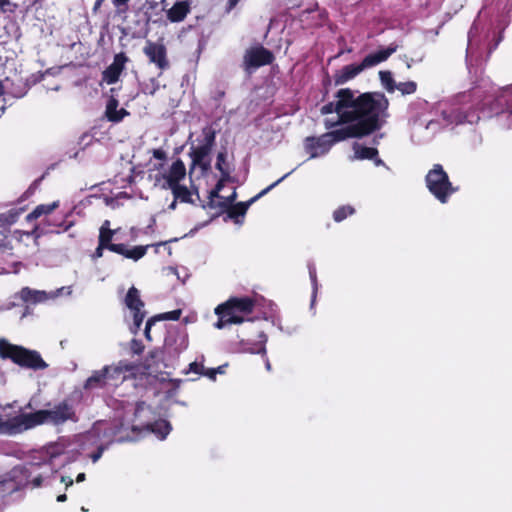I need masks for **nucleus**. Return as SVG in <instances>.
<instances>
[{
    "instance_id": "obj_1",
    "label": "nucleus",
    "mask_w": 512,
    "mask_h": 512,
    "mask_svg": "<svg viewBox=\"0 0 512 512\" xmlns=\"http://www.w3.org/2000/svg\"><path fill=\"white\" fill-rule=\"evenodd\" d=\"M83 400L80 389H74L69 395L54 403L50 409H41L33 413H22L4 419L0 416V434L16 435L43 424L58 427L68 422H79L77 407Z\"/></svg>"
},
{
    "instance_id": "obj_2",
    "label": "nucleus",
    "mask_w": 512,
    "mask_h": 512,
    "mask_svg": "<svg viewBox=\"0 0 512 512\" xmlns=\"http://www.w3.org/2000/svg\"><path fill=\"white\" fill-rule=\"evenodd\" d=\"M336 102H329L321 107V114L327 115L336 112L338 120L325 121V127L331 129L336 125L351 123L359 113L368 114L373 105H377L387 97L382 92H365L355 96L350 88L339 89L336 93Z\"/></svg>"
},
{
    "instance_id": "obj_3",
    "label": "nucleus",
    "mask_w": 512,
    "mask_h": 512,
    "mask_svg": "<svg viewBox=\"0 0 512 512\" xmlns=\"http://www.w3.org/2000/svg\"><path fill=\"white\" fill-rule=\"evenodd\" d=\"M389 100H382L377 105H373L368 114L359 113L355 120L340 129L325 133L331 145L344 141L349 138H363L380 130L386 123L388 114Z\"/></svg>"
},
{
    "instance_id": "obj_4",
    "label": "nucleus",
    "mask_w": 512,
    "mask_h": 512,
    "mask_svg": "<svg viewBox=\"0 0 512 512\" xmlns=\"http://www.w3.org/2000/svg\"><path fill=\"white\" fill-rule=\"evenodd\" d=\"M0 357L9 359L22 368L44 370L48 367L38 351L12 344L6 339H0Z\"/></svg>"
},
{
    "instance_id": "obj_5",
    "label": "nucleus",
    "mask_w": 512,
    "mask_h": 512,
    "mask_svg": "<svg viewBox=\"0 0 512 512\" xmlns=\"http://www.w3.org/2000/svg\"><path fill=\"white\" fill-rule=\"evenodd\" d=\"M398 45L391 43L387 48L378 50L364 57L360 64H349L337 70L334 74V83L336 86L343 85L349 80L355 78L363 70L373 67L386 61L394 52Z\"/></svg>"
},
{
    "instance_id": "obj_6",
    "label": "nucleus",
    "mask_w": 512,
    "mask_h": 512,
    "mask_svg": "<svg viewBox=\"0 0 512 512\" xmlns=\"http://www.w3.org/2000/svg\"><path fill=\"white\" fill-rule=\"evenodd\" d=\"M425 183L429 192L442 204L447 203L457 190L441 164L433 165L425 176Z\"/></svg>"
},
{
    "instance_id": "obj_7",
    "label": "nucleus",
    "mask_w": 512,
    "mask_h": 512,
    "mask_svg": "<svg viewBox=\"0 0 512 512\" xmlns=\"http://www.w3.org/2000/svg\"><path fill=\"white\" fill-rule=\"evenodd\" d=\"M216 142V131L211 125L202 128V139L199 140V145L191 147L189 153L192 158L193 165H198L204 170L210 167V161L206 160L212 151Z\"/></svg>"
},
{
    "instance_id": "obj_8",
    "label": "nucleus",
    "mask_w": 512,
    "mask_h": 512,
    "mask_svg": "<svg viewBox=\"0 0 512 512\" xmlns=\"http://www.w3.org/2000/svg\"><path fill=\"white\" fill-rule=\"evenodd\" d=\"M288 174L284 175L262 191H260L257 195L252 197L246 202H238L234 205H228L225 201L219 202V208L226 210L227 215L230 219H233L236 223H239L238 218L244 217L249 207L256 202L258 199L266 195L271 189H273L275 186H277L285 177H287Z\"/></svg>"
},
{
    "instance_id": "obj_9",
    "label": "nucleus",
    "mask_w": 512,
    "mask_h": 512,
    "mask_svg": "<svg viewBox=\"0 0 512 512\" xmlns=\"http://www.w3.org/2000/svg\"><path fill=\"white\" fill-rule=\"evenodd\" d=\"M103 369H106L105 376L108 385L118 386L134 374L136 365L127 360H120L112 365H105Z\"/></svg>"
},
{
    "instance_id": "obj_10",
    "label": "nucleus",
    "mask_w": 512,
    "mask_h": 512,
    "mask_svg": "<svg viewBox=\"0 0 512 512\" xmlns=\"http://www.w3.org/2000/svg\"><path fill=\"white\" fill-rule=\"evenodd\" d=\"M255 308V300L251 297H231L215 308V314H250Z\"/></svg>"
},
{
    "instance_id": "obj_11",
    "label": "nucleus",
    "mask_w": 512,
    "mask_h": 512,
    "mask_svg": "<svg viewBox=\"0 0 512 512\" xmlns=\"http://www.w3.org/2000/svg\"><path fill=\"white\" fill-rule=\"evenodd\" d=\"M274 54L263 46L248 49L243 57L245 70L270 65L274 61Z\"/></svg>"
},
{
    "instance_id": "obj_12",
    "label": "nucleus",
    "mask_w": 512,
    "mask_h": 512,
    "mask_svg": "<svg viewBox=\"0 0 512 512\" xmlns=\"http://www.w3.org/2000/svg\"><path fill=\"white\" fill-rule=\"evenodd\" d=\"M143 53L161 72L169 69L170 62L164 44L147 40L143 48Z\"/></svg>"
},
{
    "instance_id": "obj_13",
    "label": "nucleus",
    "mask_w": 512,
    "mask_h": 512,
    "mask_svg": "<svg viewBox=\"0 0 512 512\" xmlns=\"http://www.w3.org/2000/svg\"><path fill=\"white\" fill-rule=\"evenodd\" d=\"M128 61L129 58L124 52L115 54L113 62L102 73L103 81L109 85L115 84L119 80Z\"/></svg>"
},
{
    "instance_id": "obj_14",
    "label": "nucleus",
    "mask_w": 512,
    "mask_h": 512,
    "mask_svg": "<svg viewBox=\"0 0 512 512\" xmlns=\"http://www.w3.org/2000/svg\"><path fill=\"white\" fill-rule=\"evenodd\" d=\"M331 147L332 145L328 137H325V133L318 137H307L304 141L305 151L310 155V158H317L319 156L325 155L329 152Z\"/></svg>"
},
{
    "instance_id": "obj_15",
    "label": "nucleus",
    "mask_w": 512,
    "mask_h": 512,
    "mask_svg": "<svg viewBox=\"0 0 512 512\" xmlns=\"http://www.w3.org/2000/svg\"><path fill=\"white\" fill-rule=\"evenodd\" d=\"M186 176V167L181 159L175 160L170 166L169 170L163 174L165 183L162 185L164 189H170L176 185H180V182Z\"/></svg>"
},
{
    "instance_id": "obj_16",
    "label": "nucleus",
    "mask_w": 512,
    "mask_h": 512,
    "mask_svg": "<svg viewBox=\"0 0 512 512\" xmlns=\"http://www.w3.org/2000/svg\"><path fill=\"white\" fill-rule=\"evenodd\" d=\"M490 110L502 111L498 114V117L500 119L505 118L507 121V128H512V96L507 97L504 93L495 98L494 101L491 102Z\"/></svg>"
},
{
    "instance_id": "obj_17",
    "label": "nucleus",
    "mask_w": 512,
    "mask_h": 512,
    "mask_svg": "<svg viewBox=\"0 0 512 512\" xmlns=\"http://www.w3.org/2000/svg\"><path fill=\"white\" fill-rule=\"evenodd\" d=\"M110 221L105 220L100 227L98 243L101 244L102 247H106L111 252L114 253H122L121 244L112 243L113 236L116 233V230L110 229Z\"/></svg>"
},
{
    "instance_id": "obj_18",
    "label": "nucleus",
    "mask_w": 512,
    "mask_h": 512,
    "mask_svg": "<svg viewBox=\"0 0 512 512\" xmlns=\"http://www.w3.org/2000/svg\"><path fill=\"white\" fill-rule=\"evenodd\" d=\"M167 348L168 345L166 343L163 349L154 348L150 350L144 359L143 367L151 372L158 371L160 364L165 360V353Z\"/></svg>"
},
{
    "instance_id": "obj_19",
    "label": "nucleus",
    "mask_w": 512,
    "mask_h": 512,
    "mask_svg": "<svg viewBox=\"0 0 512 512\" xmlns=\"http://www.w3.org/2000/svg\"><path fill=\"white\" fill-rule=\"evenodd\" d=\"M119 102L111 96L106 104L105 117L112 123L121 122L124 117L129 115V112L125 108L118 109Z\"/></svg>"
},
{
    "instance_id": "obj_20",
    "label": "nucleus",
    "mask_w": 512,
    "mask_h": 512,
    "mask_svg": "<svg viewBox=\"0 0 512 512\" xmlns=\"http://www.w3.org/2000/svg\"><path fill=\"white\" fill-rule=\"evenodd\" d=\"M452 116L456 124H476L480 120V115L477 109H465L464 107L453 109Z\"/></svg>"
},
{
    "instance_id": "obj_21",
    "label": "nucleus",
    "mask_w": 512,
    "mask_h": 512,
    "mask_svg": "<svg viewBox=\"0 0 512 512\" xmlns=\"http://www.w3.org/2000/svg\"><path fill=\"white\" fill-rule=\"evenodd\" d=\"M190 12V5L187 1H177L168 11L167 18L170 22L183 21Z\"/></svg>"
},
{
    "instance_id": "obj_22",
    "label": "nucleus",
    "mask_w": 512,
    "mask_h": 512,
    "mask_svg": "<svg viewBox=\"0 0 512 512\" xmlns=\"http://www.w3.org/2000/svg\"><path fill=\"white\" fill-rule=\"evenodd\" d=\"M181 314H182L181 309H176V310L165 312V313L155 315V316L149 318L146 322V326H145V330H144L146 339L151 340L150 331H151L152 325H154L155 322L160 321V320L177 321L180 319Z\"/></svg>"
},
{
    "instance_id": "obj_23",
    "label": "nucleus",
    "mask_w": 512,
    "mask_h": 512,
    "mask_svg": "<svg viewBox=\"0 0 512 512\" xmlns=\"http://www.w3.org/2000/svg\"><path fill=\"white\" fill-rule=\"evenodd\" d=\"M106 369H100L93 371L92 375L86 379L84 382L83 388L85 390H92V389H103L108 385L106 376H105Z\"/></svg>"
},
{
    "instance_id": "obj_24",
    "label": "nucleus",
    "mask_w": 512,
    "mask_h": 512,
    "mask_svg": "<svg viewBox=\"0 0 512 512\" xmlns=\"http://www.w3.org/2000/svg\"><path fill=\"white\" fill-rule=\"evenodd\" d=\"M60 203L59 201H53L52 203H49V204H40V205H37L27 216H26V221L27 222H32L38 218H40L41 216H44V215H50L52 212H54L58 207H59Z\"/></svg>"
},
{
    "instance_id": "obj_25",
    "label": "nucleus",
    "mask_w": 512,
    "mask_h": 512,
    "mask_svg": "<svg viewBox=\"0 0 512 512\" xmlns=\"http://www.w3.org/2000/svg\"><path fill=\"white\" fill-rule=\"evenodd\" d=\"M146 429L156 434L160 440H164L170 433L172 427L167 420L159 419L153 423L147 424Z\"/></svg>"
},
{
    "instance_id": "obj_26",
    "label": "nucleus",
    "mask_w": 512,
    "mask_h": 512,
    "mask_svg": "<svg viewBox=\"0 0 512 512\" xmlns=\"http://www.w3.org/2000/svg\"><path fill=\"white\" fill-rule=\"evenodd\" d=\"M125 304L131 311L142 310L144 308V302L140 298L139 290L132 286L129 288L126 297Z\"/></svg>"
},
{
    "instance_id": "obj_27",
    "label": "nucleus",
    "mask_w": 512,
    "mask_h": 512,
    "mask_svg": "<svg viewBox=\"0 0 512 512\" xmlns=\"http://www.w3.org/2000/svg\"><path fill=\"white\" fill-rule=\"evenodd\" d=\"M354 157L358 160H371L376 158L379 154V151L375 147H366L360 145L359 143H354L353 145Z\"/></svg>"
},
{
    "instance_id": "obj_28",
    "label": "nucleus",
    "mask_w": 512,
    "mask_h": 512,
    "mask_svg": "<svg viewBox=\"0 0 512 512\" xmlns=\"http://www.w3.org/2000/svg\"><path fill=\"white\" fill-rule=\"evenodd\" d=\"M244 314H221V315H217L218 316V320L217 322L214 324V327L217 328V329H223L225 328L227 325H231V324H241L245 321L244 317H243Z\"/></svg>"
},
{
    "instance_id": "obj_29",
    "label": "nucleus",
    "mask_w": 512,
    "mask_h": 512,
    "mask_svg": "<svg viewBox=\"0 0 512 512\" xmlns=\"http://www.w3.org/2000/svg\"><path fill=\"white\" fill-rule=\"evenodd\" d=\"M170 190L175 200H178L181 203L194 204L192 191L189 190L185 185H176L170 188Z\"/></svg>"
},
{
    "instance_id": "obj_30",
    "label": "nucleus",
    "mask_w": 512,
    "mask_h": 512,
    "mask_svg": "<svg viewBox=\"0 0 512 512\" xmlns=\"http://www.w3.org/2000/svg\"><path fill=\"white\" fill-rule=\"evenodd\" d=\"M122 247V253H118L119 255H122L126 258L132 259L134 261H138L142 257L145 256L147 249L149 248V245L146 246H135L131 249H128L125 244H121Z\"/></svg>"
},
{
    "instance_id": "obj_31",
    "label": "nucleus",
    "mask_w": 512,
    "mask_h": 512,
    "mask_svg": "<svg viewBox=\"0 0 512 512\" xmlns=\"http://www.w3.org/2000/svg\"><path fill=\"white\" fill-rule=\"evenodd\" d=\"M20 297L24 302L39 303L45 299V293L24 287L20 291Z\"/></svg>"
},
{
    "instance_id": "obj_32",
    "label": "nucleus",
    "mask_w": 512,
    "mask_h": 512,
    "mask_svg": "<svg viewBox=\"0 0 512 512\" xmlns=\"http://www.w3.org/2000/svg\"><path fill=\"white\" fill-rule=\"evenodd\" d=\"M71 216V212L67 213L62 221L59 222H52L49 223L50 226H52V229L47 230V232L50 233H61L66 232L70 228H72L75 225V222L72 220H68V218Z\"/></svg>"
},
{
    "instance_id": "obj_33",
    "label": "nucleus",
    "mask_w": 512,
    "mask_h": 512,
    "mask_svg": "<svg viewBox=\"0 0 512 512\" xmlns=\"http://www.w3.org/2000/svg\"><path fill=\"white\" fill-rule=\"evenodd\" d=\"M13 473L15 476H17V474L19 473L22 477H24L26 479L25 485H28L29 483H31L33 488H38L43 483V477L41 474H38L37 476L33 477L31 479V481H29V479L32 476V473L27 468L14 469Z\"/></svg>"
},
{
    "instance_id": "obj_34",
    "label": "nucleus",
    "mask_w": 512,
    "mask_h": 512,
    "mask_svg": "<svg viewBox=\"0 0 512 512\" xmlns=\"http://www.w3.org/2000/svg\"><path fill=\"white\" fill-rule=\"evenodd\" d=\"M226 159H227V153L225 150L218 152L215 167L221 173V176H223V179H228L230 176V170H229Z\"/></svg>"
},
{
    "instance_id": "obj_35",
    "label": "nucleus",
    "mask_w": 512,
    "mask_h": 512,
    "mask_svg": "<svg viewBox=\"0 0 512 512\" xmlns=\"http://www.w3.org/2000/svg\"><path fill=\"white\" fill-rule=\"evenodd\" d=\"M355 209L351 205H342L333 212V219L335 222H342L347 217L353 215Z\"/></svg>"
},
{
    "instance_id": "obj_36",
    "label": "nucleus",
    "mask_w": 512,
    "mask_h": 512,
    "mask_svg": "<svg viewBox=\"0 0 512 512\" xmlns=\"http://www.w3.org/2000/svg\"><path fill=\"white\" fill-rule=\"evenodd\" d=\"M379 78L381 84L388 92L392 93L396 90L397 84L393 79L392 73L390 71H380Z\"/></svg>"
},
{
    "instance_id": "obj_37",
    "label": "nucleus",
    "mask_w": 512,
    "mask_h": 512,
    "mask_svg": "<svg viewBox=\"0 0 512 512\" xmlns=\"http://www.w3.org/2000/svg\"><path fill=\"white\" fill-rule=\"evenodd\" d=\"M396 90L401 92L402 95H411L416 92L417 83L414 81L400 82L397 84Z\"/></svg>"
},
{
    "instance_id": "obj_38",
    "label": "nucleus",
    "mask_w": 512,
    "mask_h": 512,
    "mask_svg": "<svg viewBox=\"0 0 512 512\" xmlns=\"http://www.w3.org/2000/svg\"><path fill=\"white\" fill-rule=\"evenodd\" d=\"M10 235V229L0 224V242L4 243V246L0 250L12 249L8 237Z\"/></svg>"
},
{
    "instance_id": "obj_39",
    "label": "nucleus",
    "mask_w": 512,
    "mask_h": 512,
    "mask_svg": "<svg viewBox=\"0 0 512 512\" xmlns=\"http://www.w3.org/2000/svg\"><path fill=\"white\" fill-rule=\"evenodd\" d=\"M17 213L8 212L6 214H0V224L9 228V225L16 222Z\"/></svg>"
},
{
    "instance_id": "obj_40",
    "label": "nucleus",
    "mask_w": 512,
    "mask_h": 512,
    "mask_svg": "<svg viewBox=\"0 0 512 512\" xmlns=\"http://www.w3.org/2000/svg\"><path fill=\"white\" fill-rule=\"evenodd\" d=\"M46 231L41 230L38 224H35L31 231H16L20 235H26L27 237H34L35 239L40 238Z\"/></svg>"
},
{
    "instance_id": "obj_41",
    "label": "nucleus",
    "mask_w": 512,
    "mask_h": 512,
    "mask_svg": "<svg viewBox=\"0 0 512 512\" xmlns=\"http://www.w3.org/2000/svg\"><path fill=\"white\" fill-rule=\"evenodd\" d=\"M133 312V321H134V325L137 329L140 328L144 318H145V311L142 310H137V311H132Z\"/></svg>"
},
{
    "instance_id": "obj_42",
    "label": "nucleus",
    "mask_w": 512,
    "mask_h": 512,
    "mask_svg": "<svg viewBox=\"0 0 512 512\" xmlns=\"http://www.w3.org/2000/svg\"><path fill=\"white\" fill-rule=\"evenodd\" d=\"M131 351L134 354L140 355L144 351V345L140 340L133 339L131 341Z\"/></svg>"
},
{
    "instance_id": "obj_43",
    "label": "nucleus",
    "mask_w": 512,
    "mask_h": 512,
    "mask_svg": "<svg viewBox=\"0 0 512 512\" xmlns=\"http://www.w3.org/2000/svg\"><path fill=\"white\" fill-rule=\"evenodd\" d=\"M267 341V337L265 334L261 333L260 334V341H259V345L256 349H254L252 352L253 353H258V354H265L266 353V347H265V343Z\"/></svg>"
},
{
    "instance_id": "obj_44",
    "label": "nucleus",
    "mask_w": 512,
    "mask_h": 512,
    "mask_svg": "<svg viewBox=\"0 0 512 512\" xmlns=\"http://www.w3.org/2000/svg\"><path fill=\"white\" fill-rule=\"evenodd\" d=\"M204 371V365L202 363H198V362H192L189 364V369L187 371L188 372H193L195 374H198V375H202Z\"/></svg>"
},
{
    "instance_id": "obj_45",
    "label": "nucleus",
    "mask_w": 512,
    "mask_h": 512,
    "mask_svg": "<svg viewBox=\"0 0 512 512\" xmlns=\"http://www.w3.org/2000/svg\"><path fill=\"white\" fill-rule=\"evenodd\" d=\"M209 206L211 208H217L219 207V202H215V198H220L219 192L216 191L214 188L209 192Z\"/></svg>"
},
{
    "instance_id": "obj_46",
    "label": "nucleus",
    "mask_w": 512,
    "mask_h": 512,
    "mask_svg": "<svg viewBox=\"0 0 512 512\" xmlns=\"http://www.w3.org/2000/svg\"><path fill=\"white\" fill-rule=\"evenodd\" d=\"M308 269H309V276H310V280L312 282V285H313V288H314V292H316L317 290V274H316V268L314 265H309L308 266Z\"/></svg>"
},
{
    "instance_id": "obj_47",
    "label": "nucleus",
    "mask_w": 512,
    "mask_h": 512,
    "mask_svg": "<svg viewBox=\"0 0 512 512\" xmlns=\"http://www.w3.org/2000/svg\"><path fill=\"white\" fill-rule=\"evenodd\" d=\"M152 156L155 159L160 160L162 162L167 160V153L162 148L153 149Z\"/></svg>"
},
{
    "instance_id": "obj_48",
    "label": "nucleus",
    "mask_w": 512,
    "mask_h": 512,
    "mask_svg": "<svg viewBox=\"0 0 512 512\" xmlns=\"http://www.w3.org/2000/svg\"><path fill=\"white\" fill-rule=\"evenodd\" d=\"M45 175L43 174L41 177L35 179L32 184L29 186L26 193L32 194L41 184L42 180L44 179Z\"/></svg>"
},
{
    "instance_id": "obj_49",
    "label": "nucleus",
    "mask_w": 512,
    "mask_h": 512,
    "mask_svg": "<svg viewBox=\"0 0 512 512\" xmlns=\"http://www.w3.org/2000/svg\"><path fill=\"white\" fill-rule=\"evenodd\" d=\"M216 375H217V370L216 369H214V368L206 369L204 367V371L202 373V376H206V377H208L211 380H215L216 379Z\"/></svg>"
},
{
    "instance_id": "obj_50",
    "label": "nucleus",
    "mask_w": 512,
    "mask_h": 512,
    "mask_svg": "<svg viewBox=\"0 0 512 512\" xmlns=\"http://www.w3.org/2000/svg\"><path fill=\"white\" fill-rule=\"evenodd\" d=\"M147 407L146 403L144 401H138L135 406V417H138L140 413Z\"/></svg>"
},
{
    "instance_id": "obj_51",
    "label": "nucleus",
    "mask_w": 512,
    "mask_h": 512,
    "mask_svg": "<svg viewBox=\"0 0 512 512\" xmlns=\"http://www.w3.org/2000/svg\"><path fill=\"white\" fill-rule=\"evenodd\" d=\"M103 451H104L103 447H98V449L91 454L92 461L97 462L101 458Z\"/></svg>"
},
{
    "instance_id": "obj_52",
    "label": "nucleus",
    "mask_w": 512,
    "mask_h": 512,
    "mask_svg": "<svg viewBox=\"0 0 512 512\" xmlns=\"http://www.w3.org/2000/svg\"><path fill=\"white\" fill-rule=\"evenodd\" d=\"M106 247H102L100 243H98L97 248L94 251L93 258L98 259L103 256V251Z\"/></svg>"
},
{
    "instance_id": "obj_53",
    "label": "nucleus",
    "mask_w": 512,
    "mask_h": 512,
    "mask_svg": "<svg viewBox=\"0 0 512 512\" xmlns=\"http://www.w3.org/2000/svg\"><path fill=\"white\" fill-rule=\"evenodd\" d=\"M373 162H374V165L375 166H383V167H387V165L385 164V162L379 157V154L376 156V158L374 159H371Z\"/></svg>"
},
{
    "instance_id": "obj_54",
    "label": "nucleus",
    "mask_w": 512,
    "mask_h": 512,
    "mask_svg": "<svg viewBox=\"0 0 512 512\" xmlns=\"http://www.w3.org/2000/svg\"><path fill=\"white\" fill-rule=\"evenodd\" d=\"M130 0H113V4L116 7L126 6Z\"/></svg>"
},
{
    "instance_id": "obj_55",
    "label": "nucleus",
    "mask_w": 512,
    "mask_h": 512,
    "mask_svg": "<svg viewBox=\"0 0 512 512\" xmlns=\"http://www.w3.org/2000/svg\"><path fill=\"white\" fill-rule=\"evenodd\" d=\"M61 482L65 483L66 487L73 484V480L70 477L61 476Z\"/></svg>"
},
{
    "instance_id": "obj_56",
    "label": "nucleus",
    "mask_w": 512,
    "mask_h": 512,
    "mask_svg": "<svg viewBox=\"0 0 512 512\" xmlns=\"http://www.w3.org/2000/svg\"><path fill=\"white\" fill-rule=\"evenodd\" d=\"M226 179H223V176H221V179L217 182V184L215 185L214 189L218 192L221 191V189L223 188V183Z\"/></svg>"
},
{
    "instance_id": "obj_57",
    "label": "nucleus",
    "mask_w": 512,
    "mask_h": 512,
    "mask_svg": "<svg viewBox=\"0 0 512 512\" xmlns=\"http://www.w3.org/2000/svg\"><path fill=\"white\" fill-rule=\"evenodd\" d=\"M105 2V0H96L93 6V11L97 12L98 9L102 6V4Z\"/></svg>"
},
{
    "instance_id": "obj_58",
    "label": "nucleus",
    "mask_w": 512,
    "mask_h": 512,
    "mask_svg": "<svg viewBox=\"0 0 512 512\" xmlns=\"http://www.w3.org/2000/svg\"><path fill=\"white\" fill-rule=\"evenodd\" d=\"M236 198V192L234 191L227 199H225L224 201L227 202L228 205H233L232 202L235 200Z\"/></svg>"
},
{
    "instance_id": "obj_59",
    "label": "nucleus",
    "mask_w": 512,
    "mask_h": 512,
    "mask_svg": "<svg viewBox=\"0 0 512 512\" xmlns=\"http://www.w3.org/2000/svg\"><path fill=\"white\" fill-rule=\"evenodd\" d=\"M240 0H228V9H233Z\"/></svg>"
},
{
    "instance_id": "obj_60",
    "label": "nucleus",
    "mask_w": 512,
    "mask_h": 512,
    "mask_svg": "<svg viewBox=\"0 0 512 512\" xmlns=\"http://www.w3.org/2000/svg\"><path fill=\"white\" fill-rule=\"evenodd\" d=\"M227 365H221V366H218L217 368H215L217 370V374H223L225 373V368H226Z\"/></svg>"
},
{
    "instance_id": "obj_61",
    "label": "nucleus",
    "mask_w": 512,
    "mask_h": 512,
    "mask_svg": "<svg viewBox=\"0 0 512 512\" xmlns=\"http://www.w3.org/2000/svg\"><path fill=\"white\" fill-rule=\"evenodd\" d=\"M67 500V496L66 494H60L57 496V501L58 502H65Z\"/></svg>"
},
{
    "instance_id": "obj_62",
    "label": "nucleus",
    "mask_w": 512,
    "mask_h": 512,
    "mask_svg": "<svg viewBox=\"0 0 512 512\" xmlns=\"http://www.w3.org/2000/svg\"><path fill=\"white\" fill-rule=\"evenodd\" d=\"M85 480V473H79L76 477L77 482H81Z\"/></svg>"
},
{
    "instance_id": "obj_63",
    "label": "nucleus",
    "mask_w": 512,
    "mask_h": 512,
    "mask_svg": "<svg viewBox=\"0 0 512 512\" xmlns=\"http://www.w3.org/2000/svg\"><path fill=\"white\" fill-rule=\"evenodd\" d=\"M177 202H178V200H175V199H174V200L171 202V204L169 205V207H168V208H169L170 210H175V209H176V206H177Z\"/></svg>"
},
{
    "instance_id": "obj_64",
    "label": "nucleus",
    "mask_w": 512,
    "mask_h": 512,
    "mask_svg": "<svg viewBox=\"0 0 512 512\" xmlns=\"http://www.w3.org/2000/svg\"><path fill=\"white\" fill-rule=\"evenodd\" d=\"M9 4V0H0V9H4Z\"/></svg>"
}]
</instances>
